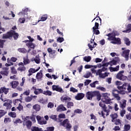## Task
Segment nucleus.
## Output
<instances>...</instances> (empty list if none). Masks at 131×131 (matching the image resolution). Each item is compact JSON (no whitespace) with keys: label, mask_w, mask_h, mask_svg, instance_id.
Wrapping results in <instances>:
<instances>
[{"label":"nucleus","mask_w":131,"mask_h":131,"mask_svg":"<svg viewBox=\"0 0 131 131\" xmlns=\"http://www.w3.org/2000/svg\"><path fill=\"white\" fill-rule=\"evenodd\" d=\"M13 38L14 40H17L19 38V34L14 30H10L4 34L2 36L3 39H12Z\"/></svg>","instance_id":"f257e3e1"},{"label":"nucleus","mask_w":131,"mask_h":131,"mask_svg":"<svg viewBox=\"0 0 131 131\" xmlns=\"http://www.w3.org/2000/svg\"><path fill=\"white\" fill-rule=\"evenodd\" d=\"M86 98L88 100L92 101L94 97H96L97 100L100 101L101 100V94L99 91H89L86 93Z\"/></svg>","instance_id":"f03ea898"},{"label":"nucleus","mask_w":131,"mask_h":131,"mask_svg":"<svg viewBox=\"0 0 131 131\" xmlns=\"http://www.w3.org/2000/svg\"><path fill=\"white\" fill-rule=\"evenodd\" d=\"M106 36H108V40H112L111 43L114 45H121V39L120 38H116L115 36L116 35L113 33H110L106 35Z\"/></svg>","instance_id":"7ed1b4c3"},{"label":"nucleus","mask_w":131,"mask_h":131,"mask_svg":"<svg viewBox=\"0 0 131 131\" xmlns=\"http://www.w3.org/2000/svg\"><path fill=\"white\" fill-rule=\"evenodd\" d=\"M119 94L120 95H125V92L124 91H118L116 89H114L112 91V95L117 101H120V97L119 96Z\"/></svg>","instance_id":"20e7f679"},{"label":"nucleus","mask_w":131,"mask_h":131,"mask_svg":"<svg viewBox=\"0 0 131 131\" xmlns=\"http://www.w3.org/2000/svg\"><path fill=\"white\" fill-rule=\"evenodd\" d=\"M109 96H110V94H108V93H104L102 95V98L101 99L102 102L105 104H110V103H111V98L109 97Z\"/></svg>","instance_id":"39448f33"},{"label":"nucleus","mask_w":131,"mask_h":131,"mask_svg":"<svg viewBox=\"0 0 131 131\" xmlns=\"http://www.w3.org/2000/svg\"><path fill=\"white\" fill-rule=\"evenodd\" d=\"M61 124L64 127H66L68 130H70L71 129V127H72V125L70 124V122L67 119L64 120L61 123Z\"/></svg>","instance_id":"423d86ee"},{"label":"nucleus","mask_w":131,"mask_h":131,"mask_svg":"<svg viewBox=\"0 0 131 131\" xmlns=\"http://www.w3.org/2000/svg\"><path fill=\"white\" fill-rule=\"evenodd\" d=\"M23 125L24 126H26L28 129H30L32 125V122L27 119H25L23 121Z\"/></svg>","instance_id":"0eeeda50"},{"label":"nucleus","mask_w":131,"mask_h":131,"mask_svg":"<svg viewBox=\"0 0 131 131\" xmlns=\"http://www.w3.org/2000/svg\"><path fill=\"white\" fill-rule=\"evenodd\" d=\"M122 73H124V71H120L116 76V77L118 79H120V80H125L127 77L124 76Z\"/></svg>","instance_id":"6e6552de"},{"label":"nucleus","mask_w":131,"mask_h":131,"mask_svg":"<svg viewBox=\"0 0 131 131\" xmlns=\"http://www.w3.org/2000/svg\"><path fill=\"white\" fill-rule=\"evenodd\" d=\"M93 32L96 35H99L100 34V31H99V23H95V26L92 28Z\"/></svg>","instance_id":"1a4fd4ad"},{"label":"nucleus","mask_w":131,"mask_h":131,"mask_svg":"<svg viewBox=\"0 0 131 131\" xmlns=\"http://www.w3.org/2000/svg\"><path fill=\"white\" fill-rule=\"evenodd\" d=\"M129 50H124L121 55L122 57H124L125 58L126 61H128V56H129Z\"/></svg>","instance_id":"9d476101"},{"label":"nucleus","mask_w":131,"mask_h":131,"mask_svg":"<svg viewBox=\"0 0 131 131\" xmlns=\"http://www.w3.org/2000/svg\"><path fill=\"white\" fill-rule=\"evenodd\" d=\"M52 90L56 91V92H58L59 93H64V91H63L62 88L59 86V85H53Z\"/></svg>","instance_id":"9b49d317"},{"label":"nucleus","mask_w":131,"mask_h":131,"mask_svg":"<svg viewBox=\"0 0 131 131\" xmlns=\"http://www.w3.org/2000/svg\"><path fill=\"white\" fill-rule=\"evenodd\" d=\"M128 86V85L127 83H124L122 86H118L117 89L119 90V91H124L125 93V91H126Z\"/></svg>","instance_id":"f8f14e48"},{"label":"nucleus","mask_w":131,"mask_h":131,"mask_svg":"<svg viewBox=\"0 0 131 131\" xmlns=\"http://www.w3.org/2000/svg\"><path fill=\"white\" fill-rule=\"evenodd\" d=\"M60 99L62 102H70L71 101V98L67 95H63Z\"/></svg>","instance_id":"ddd939ff"},{"label":"nucleus","mask_w":131,"mask_h":131,"mask_svg":"<svg viewBox=\"0 0 131 131\" xmlns=\"http://www.w3.org/2000/svg\"><path fill=\"white\" fill-rule=\"evenodd\" d=\"M115 59H113L112 61H109L110 66H113V65H116V64L118 63V61H119V57H115Z\"/></svg>","instance_id":"4468645a"},{"label":"nucleus","mask_w":131,"mask_h":131,"mask_svg":"<svg viewBox=\"0 0 131 131\" xmlns=\"http://www.w3.org/2000/svg\"><path fill=\"white\" fill-rule=\"evenodd\" d=\"M84 98V94L82 93H78L77 96H75L76 100L79 101L80 100H82Z\"/></svg>","instance_id":"2eb2a0df"},{"label":"nucleus","mask_w":131,"mask_h":131,"mask_svg":"<svg viewBox=\"0 0 131 131\" xmlns=\"http://www.w3.org/2000/svg\"><path fill=\"white\" fill-rule=\"evenodd\" d=\"M4 93L5 95H7L9 93V89L6 88V87H1L0 88V94Z\"/></svg>","instance_id":"dca6fc26"},{"label":"nucleus","mask_w":131,"mask_h":131,"mask_svg":"<svg viewBox=\"0 0 131 131\" xmlns=\"http://www.w3.org/2000/svg\"><path fill=\"white\" fill-rule=\"evenodd\" d=\"M56 110L57 112L59 111H66L67 110V108L64 106L63 104L59 105L56 108Z\"/></svg>","instance_id":"f3484780"},{"label":"nucleus","mask_w":131,"mask_h":131,"mask_svg":"<svg viewBox=\"0 0 131 131\" xmlns=\"http://www.w3.org/2000/svg\"><path fill=\"white\" fill-rule=\"evenodd\" d=\"M10 84L12 89H16L19 85V82L18 81H13L10 82Z\"/></svg>","instance_id":"a211bd4d"},{"label":"nucleus","mask_w":131,"mask_h":131,"mask_svg":"<svg viewBox=\"0 0 131 131\" xmlns=\"http://www.w3.org/2000/svg\"><path fill=\"white\" fill-rule=\"evenodd\" d=\"M28 8H25L23 9L22 11L20 12H19L18 15H28Z\"/></svg>","instance_id":"6ab92c4d"},{"label":"nucleus","mask_w":131,"mask_h":131,"mask_svg":"<svg viewBox=\"0 0 131 131\" xmlns=\"http://www.w3.org/2000/svg\"><path fill=\"white\" fill-rule=\"evenodd\" d=\"M110 117H111L112 122H114L116 119H117V117H118V115L116 113H114L113 114L110 115Z\"/></svg>","instance_id":"aec40b11"},{"label":"nucleus","mask_w":131,"mask_h":131,"mask_svg":"<svg viewBox=\"0 0 131 131\" xmlns=\"http://www.w3.org/2000/svg\"><path fill=\"white\" fill-rule=\"evenodd\" d=\"M120 108H122V109H124L125 107H126V100L123 99L122 100V103L121 102H120Z\"/></svg>","instance_id":"412c9836"},{"label":"nucleus","mask_w":131,"mask_h":131,"mask_svg":"<svg viewBox=\"0 0 131 131\" xmlns=\"http://www.w3.org/2000/svg\"><path fill=\"white\" fill-rule=\"evenodd\" d=\"M33 109L36 112L40 111V105L38 104H36L33 106Z\"/></svg>","instance_id":"4be33fe9"},{"label":"nucleus","mask_w":131,"mask_h":131,"mask_svg":"<svg viewBox=\"0 0 131 131\" xmlns=\"http://www.w3.org/2000/svg\"><path fill=\"white\" fill-rule=\"evenodd\" d=\"M27 47L28 48H30L31 49H35V44H34L32 42H30L26 43Z\"/></svg>","instance_id":"5701e85b"},{"label":"nucleus","mask_w":131,"mask_h":131,"mask_svg":"<svg viewBox=\"0 0 131 131\" xmlns=\"http://www.w3.org/2000/svg\"><path fill=\"white\" fill-rule=\"evenodd\" d=\"M109 69H110L111 72H114L115 71H118V70H119V66H117L115 68L110 67Z\"/></svg>","instance_id":"b1692460"},{"label":"nucleus","mask_w":131,"mask_h":131,"mask_svg":"<svg viewBox=\"0 0 131 131\" xmlns=\"http://www.w3.org/2000/svg\"><path fill=\"white\" fill-rule=\"evenodd\" d=\"M43 90L41 89H37L36 91H34V94L35 95H39V94H43Z\"/></svg>","instance_id":"393cba45"},{"label":"nucleus","mask_w":131,"mask_h":131,"mask_svg":"<svg viewBox=\"0 0 131 131\" xmlns=\"http://www.w3.org/2000/svg\"><path fill=\"white\" fill-rule=\"evenodd\" d=\"M3 106L6 107V109L8 110L9 109H11L12 108V104L9 102H5L3 104Z\"/></svg>","instance_id":"a878e982"},{"label":"nucleus","mask_w":131,"mask_h":131,"mask_svg":"<svg viewBox=\"0 0 131 131\" xmlns=\"http://www.w3.org/2000/svg\"><path fill=\"white\" fill-rule=\"evenodd\" d=\"M9 116L12 117V118H16L17 117V114L15 112H10L8 113Z\"/></svg>","instance_id":"bb28decb"},{"label":"nucleus","mask_w":131,"mask_h":131,"mask_svg":"<svg viewBox=\"0 0 131 131\" xmlns=\"http://www.w3.org/2000/svg\"><path fill=\"white\" fill-rule=\"evenodd\" d=\"M99 106L102 108L103 111H107V106L103 102H100Z\"/></svg>","instance_id":"cd10ccee"},{"label":"nucleus","mask_w":131,"mask_h":131,"mask_svg":"<svg viewBox=\"0 0 131 131\" xmlns=\"http://www.w3.org/2000/svg\"><path fill=\"white\" fill-rule=\"evenodd\" d=\"M48 19V15L45 14L42 16V17L40 18V19L38 21V22H40V21H46Z\"/></svg>","instance_id":"c85d7f7f"},{"label":"nucleus","mask_w":131,"mask_h":131,"mask_svg":"<svg viewBox=\"0 0 131 131\" xmlns=\"http://www.w3.org/2000/svg\"><path fill=\"white\" fill-rule=\"evenodd\" d=\"M36 78L38 80L39 79L41 80V78H42V73L41 72L37 73L36 75Z\"/></svg>","instance_id":"c756f323"},{"label":"nucleus","mask_w":131,"mask_h":131,"mask_svg":"<svg viewBox=\"0 0 131 131\" xmlns=\"http://www.w3.org/2000/svg\"><path fill=\"white\" fill-rule=\"evenodd\" d=\"M23 62L24 65H27V64H29L30 63V60L27 57H24Z\"/></svg>","instance_id":"7c9ffc66"},{"label":"nucleus","mask_w":131,"mask_h":131,"mask_svg":"<svg viewBox=\"0 0 131 131\" xmlns=\"http://www.w3.org/2000/svg\"><path fill=\"white\" fill-rule=\"evenodd\" d=\"M0 74L3 76H8L9 75V72L8 71H2L0 72Z\"/></svg>","instance_id":"2f4dec72"},{"label":"nucleus","mask_w":131,"mask_h":131,"mask_svg":"<svg viewBox=\"0 0 131 131\" xmlns=\"http://www.w3.org/2000/svg\"><path fill=\"white\" fill-rule=\"evenodd\" d=\"M96 46H97V43H96L95 42H94L93 46H92V45H91V43L88 44V47H89L90 51H93V49H95V48H96Z\"/></svg>","instance_id":"473e14b6"},{"label":"nucleus","mask_w":131,"mask_h":131,"mask_svg":"<svg viewBox=\"0 0 131 131\" xmlns=\"http://www.w3.org/2000/svg\"><path fill=\"white\" fill-rule=\"evenodd\" d=\"M26 70V67L25 66H20L17 68V71H20V72H23Z\"/></svg>","instance_id":"72a5a7b5"},{"label":"nucleus","mask_w":131,"mask_h":131,"mask_svg":"<svg viewBox=\"0 0 131 131\" xmlns=\"http://www.w3.org/2000/svg\"><path fill=\"white\" fill-rule=\"evenodd\" d=\"M6 114H7V111L4 110H0V119L1 117H3V116H5Z\"/></svg>","instance_id":"f704fd0d"},{"label":"nucleus","mask_w":131,"mask_h":131,"mask_svg":"<svg viewBox=\"0 0 131 131\" xmlns=\"http://www.w3.org/2000/svg\"><path fill=\"white\" fill-rule=\"evenodd\" d=\"M31 61L32 62L35 61L36 64H39V63H40V59H39L37 56H36L35 58H34V59H31Z\"/></svg>","instance_id":"c9c22d12"},{"label":"nucleus","mask_w":131,"mask_h":131,"mask_svg":"<svg viewBox=\"0 0 131 131\" xmlns=\"http://www.w3.org/2000/svg\"><path fill=\"white\" fill-rule=\"evenodd\" d=\"M32 131H42V129L41 128H38V127L33 126L31 128Z\"/></svg>","instance_id":"e433bc0d"},{"label":"nucleus","mask_w":131,"mask_h":131,"mask_svg":"<svg viewBox=\"0 0 131 131\" xmlns=\"http://www.w3.org/2000/svg\"><path fill=\"white\" fill-rule=\"evenodd\" d=\"M124 43L127 46L130 45V41H129V39H128V38H124Z\"/></svg>","instance_id":"4c0bfd02"},{"label":"nucleus","mask_w":131,"mask_h":131,"mask_svg":"<svg viewBox=\"0 0 131 131\" xmlns=\"http://www.w3.org/2000/svg\"><path fill=\"white\" fill-rule=\"evenodd\" d=\"M112 122H114L115 125H119V124H121V120L119 119H116L115 121Z\"/></svg>","instance_id":"58836bf2"},{"label":"nucleus","mask_w":131,"mask_h":131,"mask_svg":"<svg viewBox=\"0 0 131 131\" xmlns=\"http://www.w3.org/2000/svg\"><path fill=\"white\" fill-rule=\"evenodd\" d=\"M0 100H1V101L2 102H9V101H10V99H8L7 98L4 99V94H2V95L0 97Z\"/></svg>","instance_id":"ea45409f"},{"label":"nucleus","mask_w":131,"mask_h":131,"mask_svg":"<svg viewBox=\"0 0 131 131\" xmlns=\"http://www.w3.org/2000/svg\"><path fill=\"white\" fill-rule=\"evenodd\" d=\"M74 106V103L73 102L69 101L67 103V107L68 108H71Z\"/></svg>","instance_id":"a19ab883"},{"label":"nucleus","mask_w":131,"mask_h":131,"mask_svg":"<svg viewBox=\"0 0 131 131\" xmlns=\"http://www.w3.org/2000/svg\"><path fill=\"white\" fill-rule=\"evenodd\" d=\"M7 62L8 63H6L5 64V66H6V67H9V66H12L14 65V63L10 62V58H7Z\"/></svg>","instance_id":"79ce46f5"},{"label":"nucleus","mask_w":131,"mask_h":131,"mask_svg":"<svg viewBox=\"0 0 131 131\" xmlns=\"http://www.w3.org/2000/svg\"><path fill=\"white\" fill-rule=\"evenodd\" d=\"M18 51L19 52V53H23V54H25L27 52V50H26V49H25L24 48H19L18 49Z\"/></svg>","instance_id":"37998d69"},{"label":"nucleus","mask_w":131,"mask_h":131,"mask_svg":"<svg viewBox=\"0 0 131 131\" xmlns=\"http://www.w3.org/2000/svg\"><path fill=\"white\" fill-rule=\"evenodd\" d=\"M43 94L46 96H52V92L49 90H47L46 91H43Z\"/></svg>","instance_id":"c03bdc74"},{"label":"nucleus","mask_w":131,"mask_h":131,"mask_svg":"<svg viewBox=\"0 0 131 131\" xmlns=\"http://www.w3.org/2000/svg\"><path fill=\"white\" fill-rule=\"evenodd\" d=\"M83 60L85 62H90L91 60H92V57L91 56H85L83 58Z\"/></svg>","instance_id":"a18cd8bd"},{"label":"nucleus","mask_w":131,"mask_h":131,"mask_svg":"<svg viewBox=\"0 0 131 131\" xmlns=\"http://www.w3.org/2000/svg\"><path fill=\"white\" fill-rule=\"evenodd\" d=\"M98 83H99V81H95L93 83H90V86H91V88H96V84H98Z\"/></svg>","instance_id":"49530a36"},{"label":"nucleus","mask_w":131,"mask_h":131,"mask_svg":"<svg viewBox=\"0 0 131 131\" xmlns=\"http://www.w3.org/2000/svg\"><path fill=\"white\" fill-rule=\"evenodd\" d=\"M11 73H12V74H17V70L15 69V67H11Z\"/></svg>","instance_id":"de8ad7c7"},{"label":"nucleus","mask_w":131,"mask_h":131,"mask_svg":"<svg viewBox=\"0 0 131 131\" xmlns=\"http://www.w3.org/2000/svg\"><path fill=\"white\" fill-rule=\"evenodd\" d=\"M17 60H18V59H17V58L14 57H11L10 59H9V61H10V63H13V62H16Z\"/></svg>","instance_id":"09e8293b"},{"label":"nucleus","mask_w":131,"mask_h":131,"mask_svg":"<svg viewBox=\"0 0 131 131\" xmlns=\"http://www.w3.org/2000/svg\"><path fill=\"white\" fill-rule=\"evenodd\" d=\"M5 42H6L5 40L0 39V48H4V45H5Z\"/></svg>","instance_id":"8fccbe9b"},{"label":"nucleus","mask_w":131,"mask_h":131,"mask_svg":"<svg viewBox=\"0 0 131 131\" xmlns=\"http://www.w3.org/2000/svg\"><path fill=\"white\" fill-rule=\"evenodd\" d=\"M92 82V80H89L86 79L85 80V81L84 82V84L85 86H86V85H89L90 83Z\"/></svg>","instance_id":"3c124183"},{"label":"nucleus","mask_w":131,"mask_h":131,"mask_svg":"<svg viewBox=\"0 0 131 131\" xmlns=\"http://www.w3.org/2000/svg\"><path fill=\"white\" fill-rule=\"evenodd\" d=\"M11 121H12V119L10 118H5L4 119V123H8L11 122Z\"/></svg>","instance_id":"603ef678"},{"label":"nucleus","mask_w":131,"mask_h":131,"mask_svg":"<svg viewBox=\"0 0 131 131\" xmlns=\"http://www.w3.org/2000/svg\"><path fill=\"white\" fill-rule=\"evenodd\" d=\"M74 113H77V114H81V113H82V110L79 109V108H77L76 110H75L74 111Z\"/></svg>","instance_id":"864d4df0"},{"label":"nucleus","mask_w":131,"mask_h":131,"mask_svg":"<svg viewBox=\"0 0 131 131\" xmlns=\"http://www.w3.org/2000/svg\"><path fill=\"white\" fill-rule=\"evenodd\" d=\"M108 74H109V73H107L105 72L104 74H101L100 77L101 78H105V77H107V76H108Z\"/></svg>","instance_id":"5fc2aeb1"},{"label":"nucleus","mask_w":131,"mask_h":131,"mask_svg":"<svg viewBox=\"0 0 131 131\" xmlns=\"http://www.w3.org/2000/svg\"><path fill=\"white\" fill-rule=\"evenodd\" d=\"M70 92H72V93H77V92H78V90L73 87H71L70 88Z\"/></svg>","instance_id":"6e6d98bb"},{"label":"nucleus","mask_w":131,"mask_h":131,"mask_svg":"<svg viewBox=\"0 0 131 131\" xmlns=\"http://www.w3.org/2000/svg\"><path fill=\"white\" fill-rule=\"evenodd\" d=\"M47 51H48V53H51L52 54H55V53H56V51H53V50L51 48H48L47 49Z\"/></svg>","instance_id":"4d7b16f0"},{"label":"nucleus","mask_w":131,"mask_h":131,"mask_svg":"<svg viewBox=\"0 0 131 131\" xmlns=\"http://www.w3.org/2000/svg\"><path fill=\"white\" fill-rule=\"evenodd\" d=\"M50 118H51V119H53V120H55V121H56L57 115H52L50 117Z\"/></svg>","instance_id":"13d9d810"},{"label":"nucleus","mask_w":131,"mask_h":131,"mask_svg":"<svg viewBox=\"0 0 131 131\" xmlns=\"http://www.w3.org/2000/svg\"><path fill=\"white\" fill-rule=\"evenodd\" d=\"M25 20H26L25 18L23 17V18H19L18 21L21 24H23V23H25Z\"/></svg>","instance_id":"bf43d9fd"},{"label":"nucleus","mask_w":131,"mask_h":131,"mask_svg":"<svg viewBox=\"0 0 131 131\" xmlns=\"http://www.w3.org/2000/svg\"><path fill=\"white\" fill-rule=\"evenodd\" d=\"M64 40V38L63 37H58L57 39V41H58V42H63V41Z\"/></svg>","instance_id":"052dcab7"},{"label":"nucleus","mask_w":131,"mask_h":131,"mask_svg":"<svg viewBox=\"0 0 131 131\" xmlns=\"http://www.w3.org/2000/svg\"><path fill=\"white\" fill-rule=\"evenodd\" d=\"M32 100V98L29 96H28L25 98L26 102H30Z\"/></svg>","instance_id":"680f3d73"},{"label":"nucleus","mask_w":131,"mask_h":131,"mask_svg":"<svg viewBox=\"0 0 131 131\" xmlns=\"http://www.w3.org/2000/svg\"><path fill=\"white\" fill-rule=\"evenodd\" d=\"M125 112H126L125 110H124L121 111L120 114L121 117H123V116H124V114H125Z\"/></svg>","instance_id":"e2e57ef3"},{"label":"nucleus","mask_w":131,"mask_h":131,"mask_svg":"<svg viewBox=\"0 0 131 131\" xmlns=\"http://www.w3.org/2000/svg\"><path fill=\"white\" fill-rule=\"evenodd\" d=\"M17 109H18V110H19V111H21L23 109V106H22V105L19 103L18 104V107H17Z\"/></svg>","instance_id":"0e129e2a"},{"label":"nucleus","mask_w":131,"mask_h":131,"mask_svg":"<svg viewBox=\"0 0 131 131\" xmlns=\"http://www.w3.org/2000/svg\"><path fill=\"white\" fill-rule=\"evenodd\" d=\"M55 129V127L53 126L52 127H48L47 128V131H54Z\"/></svg>","instance_id":"69168bd1"},{"label":"nucleus","mask_w":131,"mask_h":131,"mask_svg":"<svg viewBox=\"0 0 131 131\" xmlns=\"http://www.w3.org/2000/svg\"><path fill=\"white\" fill-rule=\"evenodd\" d=\"M48 108H54V103L52 102H49L48 104Z\"/></svg>","instance_id":"338daca9"},{"label":"nucleus","mask_w":131,"mask_h":131,"mask_svg":"<svg viewBox=\"0 0 131 131\" xmlns=\"http://www.w3.org/2000/svg\"><path fill=\"white\" fill-rule=\"evenodd\" d=\"M113 129L115 131L120 130V127H119V126H115Z\"/></svg>","instance_id":"774afa93"}]
</instances>
